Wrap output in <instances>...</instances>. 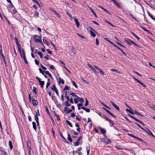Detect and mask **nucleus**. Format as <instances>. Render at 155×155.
<instances>
[{"mask_svg":"<svg viewBox=\"0 0 155 155\" xmlns=\"http://www.w3.org/2000/svg\"><path fill=\"white\" fill-rule=\"evenodd\" d=\"M129 116L132 118L134 120L136 121L139 122L140 123L142 124L143 125H144V124L140 120H139L138 119H137L136 118H135L134 117L132 116L131 115H129Z\"/></svg>","mask_w":155,"mask_h":155,"instance_id":"obj_11","label":"nucleus"},{"mask_svg":"<svg viewBox=\"0 0 155 155\" xmlns=\"http://www.w3.org/2000/svg\"><path fill=\"white\" fill-rule=\"evenodd\" d=\"M134 138L137 139L138 140H140L142 142L144 141V140H142L141 139L139 138L138 137H136V136H135Z\"/></svg>","mask_w":155,"mask_h":155,"instance_id":"obj_34","label":"nucleus"},{"mask_svg":"<svg viewBox=\"0 0 155 155\" xmlns=\"http://www.w3.org/2000/svg\"><path fill=\"white\" fill-rule=\"evenodd\" d=\"M136 125L139 127L141 129H142V130H144V131H145V130L139 124H138V123H136Z\"/></svg>","mask_w":155,"mask_h":155,"instance_id":"obj_31","label":"nucleus"},{"mask_svg":"<svg viewBox=\"0 0 155 155\" xmlns=\"http://www.w3.org/2000/svg\"><path fill=\"white\" fill-rule=\"evenodd\" d=\"M73 18L74 19V21H75V24H76V25H77V26H78V19H77L76 17H75V18L73 17L72 18H71L72 19Z\"/></svg>","mask_w":155,"mask_h":155,"instance_id":"obj_29","label":"nucleus"},{"mask_svg":"<svg viewBox=\"0 0 155 155\" xmlns=\"http://www.w3.org/2000/svg\"><path fill=\"white\" fill-rule=\"evenodd\" d=\"M87 65L88 67L90 68V70H91L95 74L98 73V72L96 71V69L95 68H94L89 64H88Z\"/></svg>","mask_w":155,"mask_h":155,"instance_id":"obj_3","label":"nucleus"},{"mask_svg":"<svg viewBox=\"0 0 155 155\" xmlns=\"http://www.w3.org/2000/svg\"><path fill=\"white\" fill-rule=\"evenodd\" d=\"M41 68L44 70H46L47 69V68L45 67H44L43 65H41Z\"/></svg>","mask_w":155,"mask_h":155,"instance_id":"obj_59","label":"nucleus"},{"mask_svg":"<svg viewBox=\"0 0 155 155\" xmlns=\"http://www.w3.org/2000/svg\"><path fill=\"white\" fill-rule=\"evenodd\" d=\"M50 67L51 69H52V70H54L55 69V68L54 67V66L52 65H51Z\"/></svg>","mask_w":155,"mask_h":155,"instance_id":"obj_64","label":"nucleus"},{"mask_svg":"<svg viewBox=\"0 0 155 155\" xmlns=\"http://www.w3.org/2000/svg\"><path fill=\"white\" fill-rule=\"evenodd\" d=\"M54 14H55L57 17H58L59 18H60V15L57 13V12L56 11H55V12H54Z\"/></svg>","mask_w":155,"mask_h":155,"instance_id":"obj_36","label":"nucleus"},{"mask_svg":"<svg viewBox=\"0 0 155 155\" xmlns=\"http://www.w3.org/2000/svg\"><path fill=\"white\" fill-rule=\"evenodd\" d=\"M17 12L16 10L15 9H13L12 10V14H15Z\"/></svg>","mask_w":155,"mask_h":155,"instance_id":"obj_57","label":"nucleus"},{"mask_svg":"<svg viewBox=\"0 0 155 155\" xmlns=\"http://www.w3.org/2000/svg\"><path fill=\"white\" fill-rule=\"evenodd\" d=\"M100 8L102 9H103V10H104V11H105V12H107V13H108V11L106 10V9H105L104 8H103V7H100Z\"/></svg>","mask_w":155,"mask_h":155,"instance_id":"obj_60","label":"nucleus"},{"mask_svg":"<svg viewBox=\"0 0 155 155\" xmlns=\"http://www.w3.org/2000/svg\"><path fill=\"white\" fill-rule=\"evenodd\" d=\"M17 46H18V51L20 52V53L21 54V57H22V52H21V45L20 44H19L18 43H17Z\"/></svg>","mask_w":155,"mask_h":155,"instance_id":"obj_10","label":"nucleus"},{"mask_svg":"<svg viewBox=\"0 0 155 155\" xmlns=\"http://www.w3.org/2000/svg\"><path fill=\"white\" fill-rule=\"evenodd\" d=\"M94 67L97 70H98L99 72H100V74L103 75L104 74V72L101 70L96 65L94 66Z\"/></svg>","mask_w":155,"mask_h":155,"instance_id":"obj_9","label":"nucleus"},{"mask_svg":"<svg viewBox=\"0 0 155 155\" xmlns=\"http://www.w3.org/2000/svg\"><path fill=\"white\" fill-rule=\"evenodd\" d=\"M67 94H66V95H65V97L67 100V101H69V99H70L69 97L68 96H67Z\"/></svg>","mask_w":155,"mask_h":155,"instance_id":"obj_45","label":"nucleus"},{"mask_svg":"<svg viewBox=\"0 0 155 155\" xmlns=\"http://www.w3.org/2000/svg\"><path fill=\"white\" fill-rule=\"evenodd\" d=\"M39 13L37 12H35L34 17L36 18H38L39 17Z\"/></svg>","mask_w":155,"mask_h":155,"instance_id":"obj_19","label":"nucleus"},{"mask_svg":"<svg viewBox=\"0 0 155 155\" xmlns=\"http://www.w3.org/2000/svg\"><path fill=\"white\" fill-rule=\"evenodd\" d=\"M45 72L46 74H48L49 75V77H50L51 78H52V77L51 76V74L48 71H45Z\"/></svg>","mask_w":155,"mask_h":155,"instance_id":"obj_30","label":"nucleus"},{"mask_svg":"<svg viewBox=\"0 0 155 155\" xmlns=\"http://www.w3.org/2000/svg\"><path fill=\"white\" fill-rule=\"evenodd\" d=\"M128 135H129V136L134 138H135V136H134V135L133 134H128Z\"/></svg>","mask_w":155,"mask_h":155,"instance_id":"obj_44","label":"nucleus"},{"mask_svg":"<svg viewBox=\"0 0 155 155\" xmlns=\"http://www.w3.org/2000/svg\"><path fill=\"white\" fill-rule=\"evenodd\" d=\"M125 41L126 42L128 43L129 45H131V44L130 43V42H131V40L130 39H125Z\"/></svg>","mask_w":155,"mask_h":155,"instance_id":"obj_25","label":"nucleus"},{"mask_svg":"<svg viewBox=\"0 0 155 155\" xmlns=\"http://www.w3.org/2000/svg\"><path fill=\"white\" fill-rule=\"evenodd\" d=\"M110 70L112 71L113 72H115L119 73H120L119 71H118L117 70L115 69H110Z\"/></svg>","mask_w":155,"mask_h":155,"instance_id":"obj_26","label":"nucleus"},{"mask_svg":"<svg viewBox=\"0 0 155 155\" xmlns=\"http://www.w3.org/2000/svg\"><path fill=\"white\" fill-rule=\"evenodd\" d=\"M82 136L81 135L78 138V145H79V141H80L82 139Z\"/></svg>","mask_w":155,"mask_h":155,"instance_id":"obj_40","label":"nucleus"},{"mask_svg":"<svg viewBox=\"0 0 155 155\" xmlns=\"http://www.w3.org/2000/svg\"><path fill=\"white\" fill-rule=\"evenodd\" d=\"M32 102L33 105L35 106H36L38 104L37 101L35 100H33Z\"/></svg>","mask_w":155,"mask_h":155,"instance_id":"obj_16","label":"nucleus"},{"mask_svg":"<svg viewBox=\"0 0 155 155\" xmlns=\"http://www.w3.org/2000/svg\"><path fill=\"white\" fill-rule=\"evenodd\" d=\"M90 32L91 35L93 37H95L96 35L94 32L91 30H90Z\"/></svg>","mask_w":155,"mask_h":155,"instance_id":"obj_21","label":"nucleus"},{"mask_svg":"<svg viewBox=\"0 0 155 155\" xmlns=\"http://www.w3.org/2000/svg\"><path fill=\"white\" fill-rule=\"evenodd\" d=\"M7 1L10 4H11L12 7H14V6L13 5V4H12L10 0H7Z\"/></svg>","mask_w":155,"mask_h":155,"instance_id":"obj_48","label":"nucleus"},{"mask_svg":"<svg viewBox=\"0 0 155 155\" xmlns=\"http://www.w3.org/2000/svg\"><path fill=\"white\" fill-rule=\"evenodd\" d=\"M139 84L140 85H141L143 87H146V85L145 84H144L142 82H140Z\"/></svg>","mask_w":155,"mask_h":155,"instance_id":"obj_41","label":"nucleus"},{"mask_svg":"<svg viewBox=\"0 0 155 155\" xmlns=\"http://www.w3.org/2000/svg\"><path fill=\"white\" fill-rule=\"evenodd\" d=\"M37 54L38 55H39L40 56L41 58H42V57H43L42 54V53L41 51L38 52Z\"/></svg>","mask_w":155,"mask_h":155,"instance_id":"obj_27","label":"nucleus"},{"mask_svg":"<svg viewBox=\"0 0 155 155\" xmlns=\"http://www.w3.org/2000/svg\"><path fill=\"white\" fill-rule=\"evenodd\" d=\"M36 88L35 87H34L33 91L34 93H35V94H37L36 91Z\"/></svg>","mask_w":155,"mask_h":155,"instance_id":"obj_58","label":"nucleus"},{"mask_svg":"<svg viewBox=\"0 0 155 155\" xmlns=\"http://www.w3.org/2000/svg\"><path fill=\"white\" fill-rule=\"evenodd\" d=\"M1 55L2 56V58L3 59V61H4L5 64H6V60L5 59V56L4 55V54H3L2 52V47L0 46V56H1Z\"/></svg>","mask_w":155,"mask_h":155,"instance_id":"obj_4","label":"nucleus"},{"mask_svg":"<svg viewBox=\"0 0 155 155\" xmlns=\"http://www.w3.org/2000/svg\"><path fill=\"white\" fill-rule=\"evenodd\" d=\"M130 109L131 110L129 109H126V110L127 111L130 113V114H132L133 115H134V113H133L132 112L133 110H132V109L131 108V109Z\"/></svg>","mask_w":155,"mask_h":155,"instance_id":"obj_15","label":"nucleus"},{"mask_svg":"<svg viewBox=\"0 0 155 155\" xmlns=\"http://www.w3.org/2000/svg\"><path fill=\"white\" fill-rule=\"evenodd\" d=\"M47 51L48 52V53L50 54H52V52L51 51L49 50L48 49H47Z\"/></svg>","mask_w":155,"mask_h":155,"instance_id":"obj_63","label":"nucleus"},{"mask_svg":"<svg viewBox=\"0 0 155 155\" xmlns=\"http://www.w3.org/2000/svg\"><path fill=\"white\" fill-rule=\"evenodd\" d=\"M57 80L59 83H61L62 84H64V80L61 78H59V79H57Z\"/></svg>","mask_w":155,"mask_h":155,"instance_id":"obj_13","label":"nucleus"},{"mask_svg":"<svg viewBox=\"0 0 155 155\" xmlns=\"http://www.w3.org/2000/svg\"><path fill=\"white\" fill-rule=\"evenodd\" d=\"M103 117V118H104L106 120H107V121H108V122L109 121H110V119L108 118V117H105V116H104Z\"/></svg>","mask_w":155,"mask_h":155,"instance_id":"obj_39","label":"nucleus"},{"mask_svg":"<svg viewBox=\"0 0 155 155\" xmlns=\"http://www.w3.org/2000/svg\"><path fill=\"white\" fill-rule=\"evenodd\" d=\"M68 139L70 142H71L72 141V139L70 137V135L69 134H68Z\"/></svg>","mask_w":155,"mask_h":155,"instance_id":"obj_28","label":"nucleus"},{"mask_svg":"<svg viewBox=\"0 0 155 155\" xmlns=\"http://www.w3.org/2000/svg\"><path fill=\"white\" fill-rule=\"evenodd\" d=\"M9 145L10 147V149L11 150H12V149L13 148V146L12 144V142L11 140H9Z\"/></svg>","mask_w":155,"mask_h":155,"instance_id":"obj_23","label":"nucleus"},{"mask_svg":"<svg viewBox=\"0 0 155 155\" xmlns=\"http://www.w3.org/2000/svg\"><path fill=\"white\" fill-rule=\"evenodd\" d=\"M117 43L118 45H119L123 47L124 48L125 47L123 45H122L119 42H117Z\"/></svg>","mask_w":155,"mask_h":155,"instance_id":"obj_61","label":"nucleus"},{"mask_svg":"<svg viewBox=\"0 0 155 155\" xmlns=\"http://www.w3.org/2000/svg\"><path fill=\"white\" fill-rule=\"evenodd\" d=\"M134 114H135L136 115H138L139 114V113L136 110L134 111Z\"/></svg>","mask_w":155,"mask_h":155,"instance_id":"obj_56","label":"nucleus"},{"mask_svg":"<svg viewBox=\"0 0 155 155\" xmlns=\"http://www.w3.org/2000/svg\"><path fill=\"white\" fill-rule=\"evenodd\" d=\"M111 103L113 106L114 108H116L117 110H119V107L117 105H116L115 103L113 102H111Z\"/></svg>","mask_w":155,"mask_h":155,"instance_id":"obj_12","label":"nucleus"},{"mask_svg":"<svg viewBox=\"0 0 155 155\" xmlns=\"http://www.w3.org/2000/svg\"><path fill=\"white\" fill-rule=\"evenodd\" d=\"M141 28L144 31H147V32L148 33H150L149 30H148L146 29L144 27H141Z\"/></svg>","mask_w":155,"mask_h":155,"instance_id":"obj_42","label":"nucleus"},{"mask_svg":"<svg viewBox=\"0 0 155 155\" xmlns=\"http://www.w3.org/2000/svg\"><path fill=\"white\" fill-rule=\"evenodd\" d=\"M55 115L56 118L58 119V120H60V119L59 117V116L57 114H55Z\"/></svg>","mask_w":155,"mask_h":155,"instance_id":"obj_50","label":"nucleus"},{"mask_svg":"<svg viewBox=\"0 0 155 155\" xmlns=\"http://www.w3.org/2000/svg\"><path fill=\"white\" fill-rule=\"evenodd\" d=\"M34 41L35 42H36L41 43L42 44V45H43L42 42L41 40H40L39 39H37V38H35V39H34Z\"/></svg>","mask_w":155,"mask_h":155,"instance_id":"obj_18","label":"nucleus"},{"mask_svg":"<svg viewBox=\"0 0 155 155\" xmlns=\"http://www.w3.org/2000/svg\"><path fill=\"white\" fill-rule=\"evenodd\" d=\"M39 83L40 85L41 86V87L43 88V87L45 82L43 81H41V79L40 78H37Z\"/></svg>","mask_w":155,"mask_h":155,"instance_id":"obj_6","label":"nucleus"},{"mask_svg":"<svg viewBox=\"0 0 155 155\" xmlns=\"http://www.w3.org/2000/svg\"><path fill=\"white\" fill-rule=\"evenodd\" d=\"M99 41H98V39L97 38L96 40V44L97 45H99Z\"/></svg>","mask_w":155,"mask_h":155,"instance_id":"obj_37","label":"nucleus"},{"mask_svg":"<svg viewBox=\"0 0 155 155\" xmlns=\"http://www.w3.org/2000/svg\"><path fill=\"white\" fill-rule=\"evenodd\" d=\"M88 101H87V99H86V103H85V104L84 106H87L88 105Z\"/></svg>","mask_w":155,"mask_h":155,"instance_id":"obj_55","label":"nucleus"},{"mask_svg":"<svg viewBox=\"0 0 155 155\" xmlns=\"http://www.w3.org/2000/svg\"><path fill=\"white\" fill-rule=\"evenodd\" d=\"M22 58H23L25 62V63L26 64H28V61H27L26 58L25 50L23 49H22Z\"/></svg>","mask_w":155,"mask_h":155,"instance_id":"obj_2","label":"nucleus"},{"mask_svg":"<svg viewBox=\"0 0 155 155\" xmlns=\"http://www.w3.org/2000/svg\"><path fill=\"white\" fill-rule=\"evenodd\" d=\"M131 33L135 38H137L138 40L140 39V38L138 36H137L136 34H135L133 32H131Z\"/></svg>","mask_w":155,"mask_h":155,"instance_id":"obj_24","label":"nucleus"},{"mask_svg":"<svg viewBox=\"0 0 155 155\" xmlns=\"http://www.w3.org/2000/svg\"><path fill=\"white\" fill-rule=\"evenodd\" d=\"M68 102V101H66L65 102V105L67 107L70 106V104H69V103Z\"/></svg>","mask_w":155,"mask_h":155,"instance_id":"obj_46","label":"nucleus"},{"mask_svg":"<svg viewBox=\"0 0 155 155\" xmlns=\"http://www.w3.org/2000/svg\"><path fill=\"white\" fill-rule=\"evenodd\" d=\"M109 122L110 123V126L111 127L113 126L114 124V122L111 119L110 121H109Z\"/></svg>","mask_w":155,"mask_h":155,"instance_id":"obj_33","label":"nucleus"},{"mask_svg":"<svg viewBox=\"0 0 155 155\" xmlns=\"http://www.w3.org/2000/svg\"><path fill=\"white\" fill-rule=\"evenodd\" d=\"M81 108L85 110L87 112H89L90 111V110L89 109H87L84 107H81Z\"/></svg>","mask_w":155,"mask_h":155,"instance_id":"obj_17","label":"nucleus"},{"mask_svg":"<svg viewBox=\"0 0 155 155\" xmlns=\"http://www.w3.org/2000/svg\"><path fill=\"white\" fill-rule=\"evenodd\" d=\"M43 42L45 44H46L47 45H50V43L46 39H43Z\"/></svg>","mask_w":155,"mask_h":155,"instance_id":"obj_22","label":"nucleus"},{"mask_svg":"<svg viewBox=\"0 0 155 155\" xmlns=\"http://www.w3.org/2000/svg\"><path fill=\"white\" fill-rule=\"evenodd\" d=\"M51 89L54 91L57 95L58 94V91L55 84L53 85V87L51 88Z\"/></svg>","mask_w":155,"mask_h":155,"instance_id":"obj_8","label":"nucleus"},{"mask_svg":"<svg viewBox=\"0 0 155 155\" xmlns=\"http://www.w3.org/2000/svg\"><path fill=\"white\" fill-rule=\"evenodd\" d=\"M103 109L105 110V111H106V112L108 113V114H109L110 115H111V114H112V113L110 112V111L109 110H107L106 109H105L104 108Z\"/></svg>","mask_w":155,"mask_h":155,"instance_id":"obj_32","label":"nucleus"},{"mask_svg":"<svg viewBox=\"0 0 155 155\" xmlns=\"http://www.w3.org/2000/svg\"><path fill=\"white\" fill-rule=\"evenodd\" d=\"M104 39L106 40V41H107L108 42H109L111 44H113V43L111 41H110L108 40L107 38H105Z\"/></svg>","mask_w":155,"mask_h":155,"instance_id":"obj_47","label":"nucleus"},{"mask_svg":"<svg viewBox=\"0 0 155 155\" xmlns=\"http://www.w3.org/2000/svg\"><path fill=\"white\" fill-rule=\"evenodd\" d=\"M78 101H79L81 102L80 103L78 104V110H80L81 109L80 107L82 106L83 104L82 103L84 102V101L82 98L78 97Z\"/></svg>","mask_w":155,"mask_h":155,"instance_id":"obj_1","label":"nucleus"},{"mask_svg":"<svg viewBox=\"0 0 155 155\" xmlns=\"http://www.w3.org/2000/svg\"><path fill=\"white\" fill-rule=\"evenodd\" d=\"M111 142V141L109 139H108V140L106 142V143L107 144H109Z\"/></svg>","mask_w":155,"mask_h":155,"instance_id":"obj_51","label":"nucleus"},{"mask_svg":"<svg viewBox=\"0 0 155 155\" xmlns=\"http://www.w3.org/2000/svg\"><path fill=\"white\" fill-rule=\"evenodd\" d=\"M115 4L117 7L118 8H120V6L118 3L116 1L114 2Z\"/></svg>","mask_w":155,"mask_h":155,"instance_id":"obj_38","label":"nucleus"},{"mask_svg":"<svg viewBox=\"0 0 155 155\" xmlns=\"http://www.w3.org/2000/svg\"><path fill=\"white\" fill-rule=\"evenodd\" d=\"M149 15L150 16V17L153 19V20L155 21V19L151 15H150V13H148Z\"/></svg>","mask_w":155,"mask_h":155,"instance_id":"obj_43","label":"nucleus"},{"mask_svg":"<svg viewBox=\"0 0 155 155\" xmlns=\"http://www.w3.org/2000/svg\"><path fill=\"white\" fill-rule=\"evenodd\" d=\"M35 64L37 65H38L39 64V62L37 60H35Z\"/></svg>","mask_w":155,"mask_h":155,"instance_id":"obj_52","label":"nucleus"},{"mask_svg":"<svg viewBox=\"0 0 155 155\" xmlns=\"http://www.w3.org/2000/svg\"><path fill=\"white\" fill-rule=\"evenodd\" d=\"M32 124L33 125V128L35 130H36L37 127L36 126V123L34 122H33L32 123Z\"/></svg>","mask_w":155,"mask_h":155,"instance_id":"obj_20","label":"nucleus"},{"mask_svg":"<svg viewBox=\"0 0 155 155\" xmlns=\"http://www.w3.org/2000/svg\"><path fill=\"white\" fill-rule=\"evenodd\" d=\"M134 72L135 74L138 75L139 76H140V77H141V75L140 74H139L138 72H137L136 71H135Z\"/></svg>","mask_w":155,"mask_h":155,"instance_id":"obj_62","label":"nucleus"},{"mask_svg":"<svg viewBox=\"0 0 155 155\" xmlns=\"http://www.w3.org/2000/svg\"><path fill=\"white\" fill-rule=\"evenodd\" d=\"M50 82H48L47 83V84L46 85V88H47L50 85Z\"/></svg>","mask_w":155,"mask_h":155,"instance_id":"obj_54","label":"nucleus"},{"mask_svg":"<svg viewBox=\"0 0 155 155\" xmlns=\"http://www.w3.org/2000/svg\"><path fill=\"white\" fill-rule=\"evenodd\" d=\"M39 70L40 73H41L43 74H44V72L41 68H39Z\"/></svg>","mask_w":155,"mask_h":155,"instance_id":"obj_49","label":"nucleus"},{"mask_svg":"<svg viewBox=\"0 0 155 155\" xmlns=\"http://www.w3.org/2000/svg\"><path fill=\"white\" fill-rule=\"evenodd\" d=\"M40 115V114L39 113V111L38 110V111L37 112H36L35 113V120L36 121H38L39 120L38 118V116H39Z\"/></svg>","mask_w":155,"mask_h":155,"instance_id":"obj_7","label":"nucleus"},{"mask_svg":"<svg viewBox=\"0 0 155 155\" xmlns=\"http://www.w3.org/2000/svg\"><path fill=\"white\" fill-rule=\"evenodd\" d=\"M145 131H146V132H147V133L148 134H149V135H150L153 136V133H152V132L149 129H147V130H145Z\"/></svg>","mask_w":155,"mask_h":155,"instance_id":"obj_14","label":"nucleus"},{"mask_svg":"<svg viewBox=\"0 0 155 155\" xmlns=\"http://www.w3.org/2000/svg\"><path fill=\"white\" fill-rule=\"evenodd\" d=\"M66 122L67 123V124L70 127H72V124L68 120H66Z\"/></svg>","mask_w":155,"mask_h":155,"instance_id":"obj_35","label":"nucleus"},{"mask_svg":"<svg viewBox=\"0 0 155 155\" xmlns=\"http://www.w3.org/2000/svg\"><path fill=\"white\" fill-rule=\"evenodd\" d=\"M98 128L100 130L102 134H105L106 131V130L104 128H103L100 126Z\"/></svg>","mask_w":155,"mask_h":155,"instance_id":"obj_5","label":"nucleus"},{"mask_svg":"<svg viewBox=\"0 0 155 155\" xmlns=\"http://www.w3.org/2000/svg\"><path fill=\"white\" fill-rule=\"evenodd\" d=\"M50 82H48L47 83V84L46 85V88H47L50 85Z\"/></svg>","mask_w":155,"mask_h":155,"instance_id":"obj_53","label":"nucleus"}]
</instances>
